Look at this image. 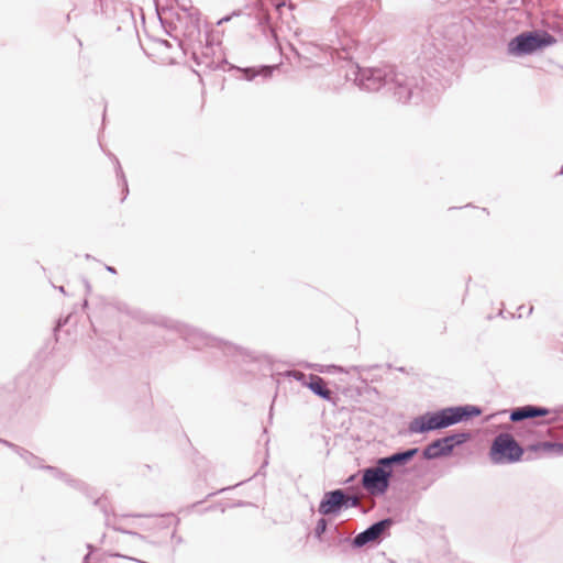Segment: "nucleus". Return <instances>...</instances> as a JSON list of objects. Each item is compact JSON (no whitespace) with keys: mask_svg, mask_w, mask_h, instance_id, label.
Wrapping results in <instances>:
<instances>
[{"mask_svg":"<svg viewBox=\"0 0 563 563\" xmlns=\"http://www.w3.org/2000/svg\"><path fill=\"white\" fill-rule=\"evenodd\" d=\"M172 520H174V522H175V528H174V531L172 532V537H170L172 538V542L175 545H178V544H181L183 541H184L180 536L176 534V528L179 525L180 519L179 518H175L174 515H172V514L163 515L162 519H161L159 526L161 527H168L170 525Z\"/></svg>","mask_w":563,"mask_h":563,"instance_id":"nucleus-25","label":"nucleus"},{"mask_svg":"<svg viewBox=\"0 0 563 563\" xmlns=\"http://www.w3.org/2000/svg\"><path fill=\"white\" fill-rule=\"evenodd\" d=\"M239 14H240V12H239V11H234L232 14H229V15H225V16L221 18V19L217 22V24H218V25H221V24H222V23H224V22H229V21L232 19V16H234V15H239Z\"/></svg>","mask_w":563,"mask_h":563,"instance_id":"nucleus-33","label":"nucleus"},{"mask_svg":"<svg viewBox=\"0 0 563 563\" xmlns=\"http://www.w3.org/2000/svg\"><path fill=\"white\" fill-rule=\"evenodd\" d=\"M41 470H45V471L49 472L53 477L65 482L67 485H69L70 487H73L75 489L84 490L86 487L85 483H82L79 479L73 478L70 475L66 474L65 472H63L62 470H59L55 466L43 464Z\"/></svg>","mask_w":563,"mask_h":563,"instance_id":"nucleus-21","label":"nucleus"},{"mask_svg":"<svg viewBox=\"0 0 563 563\" xmlns=\"http://www.w3.org/2000/svg\"><path fill=\"white\" fill-rule=\"evenodd\" d=\"M113 307L122 313L131 317L132 319L139 320L141 322H145L148 320L146 314L142 312L140 309L129 306L126 302L117 300L113 302Z\"/></svg>","mask_w":563,"mask_h":563,"instance_id":"nucleus-23","label":"nucleus"},{"mask_svg":"<svg viewBox=\"0 0 563 563\" xmlns=\"http://www.w3.org/2000/svg\"><path fill=\"white\" fill-rule=\"evenodd\" d=\"M482 415V408L474 405L445 407L437 411H427L413 418L408 424L410 434H426Z\"/></svg>","mask_w":563,"mask_h":563,"instance_id":"nucleus-2","label":"nucleus"},{"mask_svg":"<svg viewBox=\"0 0 563 563\" xmlns=\"http://www.w3.org/2000/svg\"><path fill=\"white\" fill-rule=\"evenodd\" d=\"M354 86L367 92L384 90L386 93L393 64L361 67L354 63Z\"/></svg>","mask_w":563,"mask_h":563,"instance_id":"nucleus-6","label":"nucleus"},{"mask_svg":"<svg viewBox=\"0 0 563 563\" xmlns=\"http://www.w3.org/2000/svg\"><path fill=\"white\" fill-rule=\"evenodd\" d=\"M556 42L555 37L547 31H527L512 37L507 45L510 56H526L534 54Z\"/></svg>","mask_w":563,"mask_h":563,"instance_id":"nucleus-5","label":"nucleus"},{"mask_svg":"<svg viewBox=\"0 0 563 563\" xmlns=\"http://www.w3.org/2000/svg\"><path fill=\"white\" fill-rule=\"evenodd\" d=\"M558 175H563V166L561 167V170L558 173Z\"/></svg>","mask_w":563,"mask_h":563,"instance_id":"nucleus-43","label":"nucleus"},{"mask_svg":"<svg viewBox=\"0 0 563 563\" xmlns=\"http://www.w3.org/2000/svg\"><path fill=\"white\" fill-rule=\"evenodd\" d=\"M525 449L508 432L495 437L489 449V457L494 464H512L519 462Z\"/></svg>","mask_w":563,"mask_h":563,"instance_id":"nucleus-7","label":"nucleus"},{"mask_svg":"<svg viewBox=\"0 0 563 563\" xmlns=\"http://www.w3.org/2000/svg\"><path fill=\"white\" fill-rule=\"evenodd\" d=\"M257 24L258 26L261 27L263 34L269 38H274L276 40V32L272 25V22H271V16L269 14L264 11V10H261L258 13H257Z\"/></svg>","mask_w":563,"mask_h":563,"instance_id":"nucleus-24","label":"nucleus"},{"mask_svg":"<svg viewBox=\"0 0 563 563\" xmlns=\"http://www.w3.org/2000/svg\"><path fill=\"white\" fill-rule=\"evenodd\" d=\"M333 59H343V60H351L352 54H351V47L349 46V42H341L340 47L334 48V54L332 55Z\"/></svg>","mask_w":563,"mask_h":563,"instance_id":"nucleus-26","label":"nucleus"},{"mask_svg":"<svg viewBox=\"0 0 563 563\" xmlns=\"http://www.w3.org/2000/svg\"><path fill=\"white\" fill-rule=\"evenodd\" d=\"M102 13L108 16H113L119 21L126 23L134 21V14L125 2H119L113 5L112 13L109 10L108 0H99Z\"/></svg>","mask_w":563,"mask_h":563,"instance_id":"nucleus-19","label":"nucleus"},{"mask_svg":"<svg viewBox=\"0 0 563 563\" xmlns=\"http://www.w3.org/2000/svg\"><path fill=\"white\" fill-rule=\"evenodd\" d=\"M527 457L526 460H532L534 456L531 453H542L547 455L563 456V442H536L527 444Z\"/></svg>","mask_w":563,"mask_h":563,"instance_id":"nucleus-18","label":"nucleus"},{"mask_svg":"<svg viewBox=\"0 0 563 563\" xmlns=\"http://www.w3.org/2000/svg\"><path fill=\"white\" fill-rule=\"evenodd\" d=\"M532 311H533V307L531 306V307H529V309L527 310V314H528V316H530V314L532 313Z\"/></svg>","mask_w":563,"mask_h":563,"instance_id":"nucleus-39","label":"nucleus"},{"mask_svg":"<svg viewBox=\"0 0 563 563\" xmlns=\"http://www.w3.org/2000/svg\"><path fill=\"white\" fill-rule=\"evenodd\" d=\"M328 526H329V520L327 518H320L317 521V525L314 528V532H313L314 538L318 539L319 541H323L324 540L323 536L328 531Z\"/></svg>","mask_w":563,"mask_h":563,"instance_id":"nucleus-27","label":"nucleus"},{"mask_svg":"<svg viewBox=\"0 0 563 563\" xmlns=\"http://www.w3.org/2000/svg\"><path fill=\"white\" fill-rule=\"evenodd\" d=\"M377 368V365L368 368L354 366V372L357 373V377L354 376V391L358 396H364L368 400H374V398L377 396V389L369 385V382H375V377L371 373Z\"/></svg>","mask_w":563,"mask_h":563,"instance_id":"nucleus-14","label":"nucleus"},{"mask_svg":"<svg viewBox=\"0 0 563 563\" xmlns=\"http://www.w3.org/2000/svg\"><path fill=\"white\" fill-rule=\"evenodd\" d=\"M341 369L340 367L335 366V365H318V368L317 371L320 372V373H332L333 371H339Z\"/></svg>","mask_w":563,"mask_h":563,"instance_id":"nucleus-31","label":"nucleus"},{"mask_svg":"<svg viewBox=\"0 0 563 563\" xmlns=\"http://www.w3.org/2000/svg\"><path fill=\"white\" fill-rule=\"evenodd\" d=\"M353 503H354V508L358 506V497H357V494L355 492H354Z\"/></svg>","mask_w":563,"mask_h":563,"instance_id":"nucleus-37","label":"nucleus"},{"mask_svg":"<svg viewBox=\"0 0 563 563\" xmlns=\"http://www.w3.org/2000/svg\"><path fill=\"white\" fill-rule=\"evenodd\" d=\"M115 163H117V176L121 179L122 186H123V198H122V201H123L129 194L128 181H126V178L122 170V167L117 158H115Z\"/></svg>","mask_w":563,"mask_h":563,"instance_id":"nucleus-29","label":"nucleus"},{"mask_svg":"<svg viewBox=\"0 0 563 563\" xmlns=\"http://www.w3.org/2000/svg\"><path fill=\"white\" fill-rule=\"evenodd\" d=\"M291 376L300 382L303 386L308 387L314 395L324 400H332L333 393L327 387L325 380L316 374H305L302 372L294 371Z\"/></svg>","mask_w":563,"mask_h":563,"instance_id":"nucleus-15","label":"nucleus"},{"mask_svg":"<svg viewBox=\"0 0 563 563\" xmlns=\"http://www.w3.org/2000/svg\"><path fill=\"white\" fill-rule=\"evenodd\" d=\"M23 460L32 468H41L43 466V460L30 451L23 456Z\"/></svg>","mask_w":563,"mask_h":563,"instance_id":"nucleus-28","label":"nucleus"},{"mask_svg":"<svg viewBox=\"0 0 563 563\" xmlns=\"http://www.w3.org/2000/svg\"><path fill=\"white\" fill-rule=\"evenodd\" d=\"M352 483V475H350L346 479H345V484H350Z\"/></svg>","mask_w":563,"mask_h":563,"instance_id":"nucleus-38","label":"nucleus"},{"mask_svg":"<svg viewBox=\"0 0 563 563\" xmlns=\"http://www.w3.org/2000/svg\"><path fill=\"white\" fill-rule=\"evenodd\" d=\"M153 322L159 327L166 328L179 334V336L195 350L214 347L220 350L225 356H232L236 360H241L242 362L260 363L263 360V355L260 353L209 335L200 329L194 328L177 320H173L166 317H156Z\"/></svg>","mask_w":563,"mask_h":563,"instance_id":"nucleus-1","label":"nucleus"},{"mask_svg":"<svg viewBox=\"0 0 563 563\" xmlns=\"http://www.w3.org/2000/svg\"><path fill=\"white\" fill-rule=\"evenodd\" d=\"M330 544L341 548L342 552H347L352 549V532L349 530V525L340 522L334 525L330 531Z\"/></svg>","mask_w":563,"mask_h":563,"instance_id":"nucleus-17","label":"nucleus"},{"mask_svg":"<svg viewBox=\"0 0 563 563\" xmlns=\"http://www.w3.org/2000/svg\"><path fill=\"white\" fill-rule=\"evenodd\" d=\"M467 431L455 432L443 438H439L429 443L422 451L426 460H435L452 454L455 446H460L471 439Z\"/></svg>","mask_w":563,"mask_h":563,"instance_id":"nucleus-9","label":"nucleus"},{"mask_svg":"<svg viewBox=\"0 0 563 563\" xmlns=\"http://www.w3.org/2000/svg\"><path fill=\"white\" fill-rule=\"evenodd\" d=\"M555 417L549 419L547 422H536V421H523L519 422L520 424L512 428L515 434L520 438L523 442H531L542 438L544 432L549 431V424L555 421Z\"/></svg>","mask_w":563,"mask_h":563,"instance_id":"nucleus-13","label":"nucleus"},{"mask_svg":"<svg viewBox=\"0 0 563 563\" xmlns=\"http://www.w3.org/2000/svg\"><path fill=\"white\" fill-rule=\"evenodd\" d=\"M386 95L400 104H419L427 99L424 78L404 66L393 65Z\"/></svg>","mask_w":563,"mask_h":563,"instance_id":"nucleus-3","label":"nucleus"},{"mask_svg":"<svg viewBox=\"0 0 563 563\" xmlns=\"http://www.w3.org/2000/svg\"><path fill=\"white\" fill-rule=\"evenodd\" d=\"M88 559H89V554H86V556L84 559L85 563L88 561Z\"/></svg>","mask_w":563,"mask_h":563,"instance_id":"nucleus-42","label":"nucleus"},{"mask_svg":"<svg viewBox=\"0 0 563 563\" xmlns=\"http://www.w3.org/2000/svg\"><path fill=\"white\" fill-rule=\"evenodd\" d=\"M525 309H526V307H525L523 305L518 307V309H517V310H518V317H519V318H521V317H522V314H523V312H525Z\"/></svg>","mask_w":563,"mask_h":563,"instance_id":"nucleus-35","label":"nucleus"},{"mask_svg":"<svg viewBox=\"0 0 563 563\" xmlns=\"http://www.w3.org/2000/svg\"><path fill=\"white\" fill-rule=\"evenodd\" d=\"M104 268L107 272H109L111 274H117V269L113 266L106 265Z\"/></svg>","mask_w":563,"mask_h":563,"instance_id":"nucleus-34","label":"nucleus"},{"mask_svg":"<svg viewBox=\"0 0 563 563\" xmlns=\"http://www.w3.org/2000/svg\"><path fill=\"white\" fill-rule=\"evenodd\" d=\"M84 284H85L86 290L90 291V289H91L90 283L87 279H84Z\"/></svg>","mask_w":563,"mask_h":563,"instance_id":"nucleus-36","label":"nucleus"},{"mask_svg":"<svg viewBox=\"0 0 563 563\" xmlns=\"http://www.w3.org/2000/svg\"><path fill=\"white\" fill-rule=\"evenodd\" d=\"M0 442L7 445L8 448L12 449L21 459L27 453V450L24 448H21L12 442H9L7 440L0 439Z\"/></svg>","mask_w":563,"mask_h":563,"instance_id":"nucleus-30","label":"nucleus"},{"mask_svg":"<svg viewBox=\"0 0 563 563\" xmlns=\"http://www.w3.org/2000/svg\"><path fill=\"white\" fill-rule=\"evenodd\" d=\"M552 413V410L536 405H525L515 407L509 411V419L514 423L530 421L534 418L545 417Z\"/></svg>","mask_w":563,"mask_h":563,"instance_id":"nucleus-16","label":"nucleus"},{"mask_svg":"<svg viewBox=\"0 0 563 563\" xmlns=\"http://www.w3.org/2000/svg\"><path fill=\"white\" fill-rule=\"evenodd\" d=\"M347 489H333L325 492L318 507L322 516H338L343 509L352 507V495Z\"/></svg>","mask_w":563,"mask_h":563,"instance_id":"nucleus-10","label":"nucleus"},{"mask_svg":"<svg viewBox=\"0 0 563 563\" xmlns=\"http://www.w3.org/2000/svg\"><path fill=\"white\" fill-rule=\"evenodd\" d=\"M277 68V66H269V65H261L258 67H236L233 65H230V69H235L240 71L243 75V78L247 81H252L256 77L261 76L263 78H269L274 70Z\"/></svg>","mask_w":563,"mask_h":563,"instance_id":"nucleus-20","label":"nucleus"},{"mask_svg":"<svg viewBox=\"0 0 563 563\" xmlns=\"http://www.w3.org/2000/svg\"><path fill=\"white\" fill-rule=\"evenodd\" d=\"M123 533H126L129 536H131L135 541L137 542H144L145 541V537L137 533V532H134V531H129V530H121Z\"/></svg>","mask_w":563,"mask_h":563,"instance_id":"nucleus-32","label":"nucleus"},{"mask_svg":"<svg viewBox=\"0 0 563 563\" xmlns=\"http://www.w3.org/2000/svg\"><path fill=\"white\" fill-rule=\"evenodd\" d=\"M419 451V448H409L396 451L387 456L378 457V460L395 479L397 474L405 473V467L412 461Z\"/></svg>","mask_w":563,"mask_h":563,"instance_id":"nucleus-11","label":"nucleus"},{"mask_svg":"<svg viewBox=\"0 0 563 563\" xmlns=\"http://www.w3.org/2000/svg\"><path fill=\"white\" fill-rule=\"evenodd\" d=\"M202 48L203 47L199 48L198 46H192L189 48L188 53L191 54V58L195 60L196 65L203 66L210 70L218 68L214 59L209 55L208 52H205Z\"/></svg>","mask_w":563,"mask_h":563,"instance_id":"nucleus-22","label":"nucleus"},{"mask_svg":"<svg viewBox=\"0 0 563 563\" xmlns=\"http://www.w3.org/2000/svg\"><path fill=\"white\" fill-rule=\"evenodd\" d=\"M175 38L185 54H188L192 46L202 47V34L200 27V12L194 7H180L176 13L174 25Z\"/></svg>","mask_w":563,"mask_h":563,"instance_id":"nucleus-4","label":"nucleus"},{"mask_svg":"<svg viewBox=\"0 0 563 563\" xmlns=\"http://www.w3.org/2000/svg\"><path fill=\"white\" fill-rule=\"evenodd\" d=\"M394 520L391 518H384L372 523L364 531L354 537V548H362L372 542H379L389 531Z\"/></svg>","mask_w":563,"mask_h":563,"instance_id":"nucleus-12","label":"nucleus"},{"mask_svg":"<svg viewBox=\"0 0 563 563\" xmlns=\"http://www.w3.org/2000/svg\"><path fill=\"white\" fill-rule=\"evenodd\" d=\"M86 258H87V260H90V258H92V257H91V255L86 254Z\"/></svg>","mask_w":563,"mask_h":563,"instance_id":"nucleus-44","label":"nucleus"},{"mask_svg":"<svg viewBox=\"0 0 563 563\" xmlns=\"http://www.w3.org/2000/svg\"><path fill=\"white\" fill-rule=\"evenodd\" d=\"M273 418V404L271 405V409H269V419Z\"/></svg>","mask_w":563,"mask_h":563,"instance_id":"nucleus-40","label":"nucleus"},{"mask_svg":"<svg viewBox=\"0 0 563 563\" xmlns=\"http://www.w3.org/2000/svg\"><path fill=\"white\" fill-rule=\"evenodd\" d=\"M58 290H59L60 292H65V288H64V286H59V287H58Z\"/></svg>","mask_w":563,"mask_h":563,"instance_id":"nucleus-41","label":"nucleus"},{"mask_svg":"<svg viewBox=\"0 0 563 563\" xmlns=\"http://www.w3.org/2000/svg\"><path fill=\"white\" fill-rule=\"evenodd\" d=\"M394 481L378 459L362 475V485L372 496L385 495Z\"/></svg>","mask_w":563,"mask_h":563,"instance_id":"nucleus-8","label":"nucleus"}]
</instances>
